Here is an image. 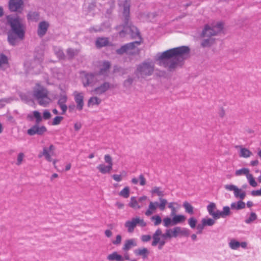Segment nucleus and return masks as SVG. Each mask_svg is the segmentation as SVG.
<instances>
[{"instance_id":"f257e3e1","label":"nucleus","mask_w":261,"mask_h":261,"mask_svg":"<svg viewBox=\"0 0 261 261\" xmlns=\"http://www.w3.org/2000/svg\"><path fill=\"white\" fill-rule=\"evenodd\" d=\"M189 57L190 48L182 46L158 53L156 61L159 65L166 68L168 71L173 72L181 68L185 61Z\"/></svg>"},{"instance_id":"f03ea898","label":"nucleus","mask_w":261,"mask_h":261,"mask_svg":"<svg viewBox=\"0 0 261 261\" xmlns=\"http://www.w3.org/2000/svg\"><path fill=\"white\" fill-rule=\"evenodd\" d=\"M123 16L124 17V24L122 25H119L116 27L117 30L123 28V30L119 32V35L121 37L124 36L125 34H129L132 38H138V41L141 42L142 38L138 29L129 21L130 3L128 0H125L123 5Z\"/></svg>"},{"instance_id":"7ed1b4c3","label":"nucleus","mask_w":261,"mask_h":261,"mask_svg":"<svg viewBox=\"0 0 261 261\" xmlns=\"http://www.w3.org/2000/svg\"><path fill=\"white\" fill-rule=\"evenodd\" d=\"M7 21L11 27L10 31L14 33L20 40H23L26 27L23 20L18 17L8 16Z\"/></svg>"},{"instance_id":"20e7f679","label":"nucleus","mask_w":261,"mask_h":261,"mask_svg":"<svg viewBox=\"0 0 261 261\" xmlns=\"http://www.w3.org/2000/svg\"><path fill=\"white\" fill-rule=\"evenodd\" d=\"M33 94L38 104L41 106L46 107L51 102L47 90L38 83L33 88Z\"/></svg>"},{"instance_id":"39448f33","label":"nucleus","mask_w":261,"mask_h":261,"mask_svg":"<svg viewBox=\"0 0 261 261\" xmlns=\"http://www.w3.org/2000/svg\"><path fill=\"white\" fill-rule=\"evenodd\" d=\"M33 113V116L28 115V117L31 120L33 117L35 118V124L28 129L27 134L30 136H34L35 135L41 136L47 131V128L44 126L39 125V124L42 121V117L41 116L40 113L37 111H34Z\"/></svg>"},{"instance_id":"423d86ee","label":"nucleus","mask_w":261,"mask_h":261,"mask_svg":"<svg viewBox=\"0 0 261 261\" xmlns=\"http://www.w3.org/2000/svg\"><path fill=\"white\" fill-rule=\"evenodd\" d=\"M154 70L152 62L145 61L137 65L135 74L138 79H145L151 75Z\"/></svg>"},{"instance_id":"0eeeda50","label":"nucleus","mask_w":261,"mask_h":261,"mask_svg":"<svg viewBox=\"0 0 261 261\" xmlns=\"http://www.w3.org/2000/svg\"><path fill=\"white\" fill-rule=\"evenodd\" d=\"M223 25L222 22H218L212 25L206 24L204 25L200 35L201 36H208L209 37H213L220 33L223 29Z\"/></svg>"},{"instance_id":"6e6552de","label":"nucleus","mask_w":261,"mask_h":261,"mask_svg":"<svg viewBox=\"0 0 261 261\" xmlns=\"http://www.w3.org/2000/svg\"><path fill=\"white\" fill-rule=\"evenodd\" d=\"M140 44V41H134L127 43L122 46L120 48L117 49L116 52L118 55H123L125 53L133 55L136 53V50H138L136 47Z\"/></svg>"},{"instance_id":"1a4fd4ad","label":"nucleus","mask_w":261,"mask_h":261,"mask_svg":"<svg viewBox=\"0 0 261 261\" xmlns=\"http://www.w3.org/2000/svg\"><path fill=\"white\" fill-rule=\"evenodd\" d=\"M99 74L98 73H86L82 78V83L84 87L95 86L99 81Z\"/></svg>"},{"instance_id":"9d476101","label":"nucleus","mask_w":261,"mask_h":261,"mask_svg":"<svg viewBox=\"0 0 261 261\" xmlns=\"http://www.w3.org/2000/svg\"><path fill=\"white\" fill-rule=\"evenodd\" d=\"M105 162L107 165L100 164L97 167V169L102 174L109 173L112 170L113 165L112 158L109 154H106L104 156Z\"/></svg>"},{"instance_id":"9b49d317","label":"nucleus","mask_w":261,"mask_h":261,"mask_svg":"<svg viewBox=\"0 0 261 261\" xmlns=\"http://www.w3.org/2000/svg\"><path fill=\"white\" fill-rule=\"evenodd\" d=\"M55 149V146L53 144H50L48 148L46 147H44L43 148L42 151L40 152V153L38 154V158H40L44 156L46 160H47L48 162L53 161L54 166L56 167L57 160H55L53 161L51 157V155H54Z\"/></svg>"},{"instance_id":"f8f14e48","label":"nucleus","mask_w":261,"mask_h":261,"mask_svg":"<svg viewBox=\"0 0 261 261\" xmlns=\"http://www.w3.org/2000/svg\"><path fill=\"white\" fill-rule=\"evenodd\" d=\"M224 188L228 191H233L234 196L237 199L242 200L246 197V192L234 185H226Z\"/></svg>"},{"instance_id":"ddd939ff","label":"nucleus","mask_w":261,"mask_h":261,"mask_svg":"<svg viewBox=\"0 0 261 261\" xmlns=\"http://www.w3.org/2000/svg\"><path fill=\"white\" fill-rule=\"evenodd\" d=\"M162 234V230L161 229L158 228L156 230L154 233L153 234L152 239L153 241L152 242L151 245L152 246H155L159 244V249H161L163 246L165 244L166 242L164 239L161 240L160 236Z\"/></svg>"},{"instance_id":"4468645a","label":"nucleus","mask_w":261,"mask_h":261,"mask_svg":"<svg viewBox=\"0 0 261 261\" xmlns=\"http://www.w3.org/2000/svg\"><path fill=\"white\" fill-rule=\"evenodd\" d=\"M67 96L64 92H63L59 94L58 97V100L57 101V105L62 110V115L65 114L67 110L68 107L66 104V103L67 101Z\"/></svg>"},{"instance_id":"2eb2a0df","label":"nucleus","mask_w":261,"mask_h":261,"mask_svg":"<svg viewBox=\"0 0 261 261\" xmlns=\"http://www.w3.org/2000/svg\"><path fill=\"white\" fill-rule=\"evenodd\" d=\"M110 88V83L109 82H105L99 86H97L92 90L91 92L94 95H101L106 93Z\"/></svg>"},{"instance_id":"dca6fc26","label":"nucleus","mask_w":261,"mask_h":261,"mask_svg":"<svg viewBox=\"0 0 261 261\" xmlns=\"http://www.w3.org/2000/svg\"><path fill=\"white\" fill-rule=\"evenodd\" d=\"M73 95L74 96V100L76 103V109L81 111L83 110L84 105V93L83 92L74 91Z\"/></svg>"},{"instance_id":"f3484780","label":"nucleus","mask_w":261,"mask_h":261,"mask_svg":"<svg viewBox=\"0 0 261 261\" xmlns=\"http://www.w3.org/2000/svg\"><path fill=\"white\" fill-rule=\"evenodd\" d=\"M201 42L200 45L201 46L205 48V47H210L213 44H214L215 42V39L213 37H209L208 36H201Z\"/></svg>"},{"instance_id":"a211bd4d","label":"nucleus","mask_w":261,"mask_h":261,"mask_svg":"<svg viewBox=\"0 0 261 261\" xmlns=\"http://www.w3.org/2000/svg\"><path fill=\"white\" fill-rule=\"evenodd\" d=\"M49 27V23L45 21L40 22L38 25V28L37 30L38 35L42 37L46 34L47 29Z\"/></svg>"},{"instance_id":"6ab92c4d","label":"nucleus","mask_w":261,"mask_h":261,"mask_svg":"<svg viewBox=\"0 0 261 261\" xmlns=\"http://www.w3.org/2000/svg\"><path fill=\"white\" fill-rule=\"evenodd\" d=\"M23 4L22 0H10L9 9L12 12L17 11L21 7Z\"/></svg>"},{"instance_id":"aec40b11","label":"nucleus","mask_w":261,"mask_h":261,"mask_svg":"<svg viewBox=\"0 0 261 261\" xmlns=\"http://www.w3.org/2000/svg\"><path fill=\"white\" fill-rule=\"evenodd\" d=\"M207 210L209 214L214 219H218L219 210H217L216 205L214 202H211L207 206Z\"/></svg>"},{"instance_id":"412c9836","label":"nucleus","mask_w":261,"mask_h":261,"mask_svg":"<svg viewBox=\"0 0 261 261\" xmlns=\"http://www.w3.org/2000/svg\"><path fill=\"white\" fill-rule=\"evenodd\" d=\"M137 224L136 218H133L131 220L127 221L124 224V226L127 228L128 232L132 233Z\"/></svg>"},{"instance_id":"4be33fe9","label":"nucleus","mask_w":261,"mask_h":261,"mask_svg":"<svg viewBox=\"0 0 261 261\" xmlns=\"http://www.w3.org/2000/svg\"><path fill=\"white\" fill-rule=\"evenodd\" d=\"M19 40H20L14 33L10 31L8 33V41L11 45H17L19 43Z\"/></svg>"},{"instance_id":"5701e85b","label":"nucleus","mask_w":261,"mask_h":261,"mask_svg":"<svg viewBox=\"0 0 261 261\" xmlns=\"http://www.w3.org/2000/svg\"><path fill=\"white\" fill-rule=\"evenodd\" d=\"M137 245L136 240L134 239L127 240L125 241L123 250L124 251H127L132 248L136 247Z\"/></svg>"},{"instance_id":"b1692460","label":"nucleus","mask_w":261,"mask_h":261,"mask_svg":"<svg viewBox=\"0 0 261 261\" xmlns=\"http://www.w3.org/2000/svg\"><path fill=\"white\" fill-rule=\"evenodd\" d=\"M246 204L242 200H240L236 202H232L230 204V208L232 210L239 211L244 209L245 207Z\"/></svg>"},{"instance_id":"393cba45","label":"nucleus","mask_w":261,"mask_h":261,"mask_svg":"<svg viewBox=\"0 0 261 261\" xmlns=\"http://www.w3.org/2000/svg\"><path fill=\"white\" fill-rule=\"evenodd\" d=\"M107 258L110 261H124L123 257L116 251L109 254Z\"/></svg>"},{"instance_id":"a878e982","label":"nucleus","mask_w":261,"mask_h":261,"mask_svg":"<svg viewBox=\"0 0 261 261\" xmlns=\"http://www.w3.org/2000/svg\"><path fill=\"white\" fill-rule=\"evenodd\" d=\"M109 41L108 38L99 37L95 42V45L98 48H101L109 44Z\"/></svg>"},{"instance_id":"bb28decb","label":"nucleus","mask_w":261,"mask_h":261,"mask_svg":"<svg viewBox=\"0 0 261 261\" xmlns=\"http://www.w3.org/2000/svg\"><path fill=\"white\" fill-rule=\"evenodd\" d=\"M159 203L157 201L153 202V203H155L154 205L156 208L158 207L161 211H163L165 210L166 205L168 203L167 200L162 197H159Z\"/></svg>"},{"instance_id":"cd10ccee","label":"nucleus","mask_w":261,"mask_h":261,"mask_svg":"<svg viewBox=\"0 0 261 261\" xmlns=\"http://www.w3.org/2000/svg\"><path fill=\"white\" fill-rule=\"evenodd\" d=\"M237 148H240L239 156L241 158H247L252 155V153L248 149L238 146Z\"/></svg>"},{"instance_id":"c85d7f7f","label":"nucleus","mask_w":261,"mask_h":261,"mask_svg":"<svg viewBox=\"0 0 261 261\" xmlns=\"http://www.w3.org/2000/svg\"><path fill=\"white\" fill-rule=\"evenodd\" d=\"M172 225H175L179 223H183L185 221L186 218L182 215H176L172 216Z\"/></svg>"},{"instance_id":"c756f323","label":"nucleus","mask_w":261,"mask_h":261,"mask_svg":"<svg viewBox=\"0 0 261 261\" xmlns=\"http://www.w3.org/2000/svg\"><path fill=\"white\" fill-rule=\"evenodd\" d=\"M230 208L228 206H225L223 207V211H219L218 215V219L220 218H225L226 216H229L231 214Z\"/></svg>"},{"instance_id":"7c9ffc66","label":"nucleus","mask_w":261,"mask_h":261,"mask_svg":"<svg viewBox=\"0 0 261 261\" xmlns=\"http://www.w3.org/2000/svg\"><path fill=\"white\" fill-rule=\"evenodd\" d=\"M135 253L137 255L142 256L143 258H146L149 252L147 248H143L136 249L134 251Z\"/></svg>"},{"instance_id":"2f4dec72","label":"nucleus","mask_w":261,"mask_h":261,"mask_svg":"<svg viewBox=\"0 0 261 261\" xmlns=\"http://www.w3.org/2000/svg\"><path fill=\"white\" fill-rule=\"evenodd\" d=\"M128 205L130 207L136 210L140 209L141 207V206L138 204V201L136 199V197H132L130 198Z\"/></svg>"},{"instance_id":"473e14b6","label":"nucleus","mask_w":261,"mask_h":261,"mask_svg":"<svg viewBox=\"0 0 261 261\" xmlns=\"http://www.w3.org/2000/svg\"><path fill=\"white\" fill-rule=\"evenodd\" d=\"M154 204L152 201L150 202L148 208L145 213L146 216H149L155 212L156 208Z\"/></svg>"},{"instance_id":"72a5a7b5","label":"nucleus","mask_w":261,"mask_h":261,"mask_svg":"<svg viewBox=\"0 0 261 261\" xmlns=\"http://www.w3.org/2000/svg\"><path fill=\"white\" fill-rule=\"evenodd\" d=\"M150 192L152 194H156L158 196L162 198L164 195V192L162 191V188L159 187H153Z\"/></svg>"},{"instance_id":"f704fd0d","label":"nucleus","mask_w":261,"mask_h":261,"mask_svg":"<svg viewBox=\"0 0 261 261\" xmlns=\"http://www.w3.org/2000/svg\"><path fill=\"white\" fill-rule=\"evenodd\" d=\"M257 219V215L254 212H251L249 217L245 219V222L246 224H249L254 222Z\"/></svg>"},{"instance_id":"c9c22d12","label":"nucleus","mask_w":261,"mask_h":261,"mask_svg":"<svg viewBox=\"0 0 261 261\" xmlns=\"http://www.w3.org/2000/svg\"><path fill=\"white\" fill-rule=\"evenodd\" d=\"M101 101V100L96 96H93L90 97L88 102V106L90 105H99Z\"/></svg>"},{"instance_id":"e433bc0d","label":"nucleus","mask_w":261,"mask_h":261,"mask_svg":"<svg viewBox=\"0 0 261 261\" xmlns=\"http://www.w3.org/2000/svg\"><path fill=\"white\" fill-rule=\"evenodd\" d=\"M135 80V77L128 76L126 80H125L123 82V86L126 88H129L131 87L134 81Z\"/></svg>"},{"instance_id":"4c0bfd02","label":"nucleus","mask_w":261,"mask_h":261,"mask_svg":"<svg viewBox=\"0 0 261 261\" xmlns=\"http://www.w3.org/2000/svg\"><path fill=\"white\" fill-rule=\"evenodd\" d=\"M111 64L108 61H105L103 62V64L102 65V67L100 69L99 74H102L105 72L108 71L110 67Z\"/></svg>"},{"instance_id":"58836bf2","label":"nucleus","mask_w":261,"mask_h":261,"mask_svg":"<svg viewBox=\"0 0 261 261\" xmlns=\"http://www.w3.org/2000/svg\"><path fill=\"white\" fill-rule=\"evenodd\" d=\"M130 193V189L128 187H125L122 190L119 192V196L123 197L124 198H127L129 197Z\"/></svg>"},{"instance_id":"ea45409f","label":"nucleus","mask_w":261,"mask_h":261,"mask_svg":"<svg viewBox=\"0 0 261 261\" xmlns=\"http://www.w3.org/2000/svg\"><path fill=\"white\" fill-rule=\"evenodd\" d=\"M66 53L69 58L72 59L78 54L79 50L77 49L69 48L67 49Z\"/></svg>"},{"instance_id":"a19ab883","label":"nucleus","mask_w":261,"mask_h":261,"mask_svg":"<svg viewBox=\"0 0 261 261\" xmlns=\"http://www.w3.org/2000/svg\"><path fill=\"white\" fill-rule=\"evenodd\" d=\"M160 236H161L163 239L165 240L168 239H171L172 237H173L172 233V229H167L166 230L165 233H162V234H161Z\"/></svg>"},{"instance_id":"79ce46f5","label":"nucleus","mask_w":261,"mask_h":261,"mask_svg":"<svg viewBox=\"0 0 261 261\" xmlns=\"http://www.w3.org/2000/svg\"><path fill=\"white\" fill-rule=\"evenodd\" d=\"M249 174V170L248 168H242L241 169L238 170L235 172V175L236 176H240L242 175H245L246 176H247V175Z\"/></svg>"},{"instance_id":"37998d69","label":"nucleus","mask_w":261,"mask_h":261,"mask_svg":"<svg viewBox=\"0 0 261 261\" xmlns=\"http://www.w3.org/2000/svg\"><path fill=\"white\" fill-rule=\"evenodd\" d=\"M151 221L153 222L154 226H158L160 225L162 222L161 217L159 215H154L150 218Z\"/></svg>"},{"instance_id":"c03bdc74","label":"nucleus","mask_w":261,"mask_h":261,"mask_svg":"<svg viewBox=\"0 0 261 261\" xmlns=\"http://www.w3.org/2000/svg\"><path fill=\"white\" fill-rule=\"evenodd\" d=\"M246 177L250 186L253 187H256L257 186V183L256 182L251 174L249 173L248 174Z\"/></svg>"},{"instance_id":"a18cd8bd","label":"nucleus","mask_w":261,"mask_h":261,"mask_svg":"<svg viewBox=\"0 0 261 261\" xmlns=\"http://www.w3.org/2000/svg\"><path fill=\"white\" fill-rule=\"evenodd\" d=\"M183 206L187 213L190 214H193V207L189 202L185 201L183 204Z\"/></svg>"},{"instance_id":"49530a36","label":"nucleus","mask_w":261,"mask_h":261,"mask_svg":"<svg viewBox=\"0 0 261 261\" xmlns=\"http://www.w3.org/2000/svg\"><path fill=\"white\" fill-rule=\"evenodd\" d=\"M215 219L212 218L203 219L201 222L203 223V225L205 226H213L215 223Z\"/></svg>"},{"instance_id":"de8ad7c7","label":"nucleus","mask_w":261,"mask_h":261,"mask_svg":"<svg viewBox=\"0 0 261 261\" xmlns=\"http://www.w3.org/2000/svg\"><path fill=\"white\" fill-rule=\"evenodd\" d=\"M229 247L233 250H236L240 247V242L235 240H231L229 243Z\"/></svg>"},{"instance_id":"09e8293b","label":"nucleus","mask_w":261,"mask_h":261,"mask_svg":"<svg viewBox=\"0 0 261 261\" xmlns=\"http://www.w3.org/2000/svg\"><path fill=\"white\" fill-rule=\"evenodd\" d=\"M39 14L36 12H30L28 14V18L29 19L32 20H37L38 19Z\"/></svg>"},{"instance_id":"8fccbe9b","label":"nucleus","mask_w":261,"mask_h":261,"mask_svg":"<svg viewBox=\"0 0 261 261\" xmlns=\"http://www.w3.org/2000/svg\"><path fill=\"white\" fill-rule=\"evenodd\" d=\"M24 158V154L23 152H20L18 154L17 157V162L16 164L17 166H20L23 161Z\"/></svg>"},{"instance_id":"3c124183","label":"nucleus","mask_w":261,"mask_h":261,"mask_svg":"<svg viewBox=\"0 0 261 261\" xmlns=\"http://www.w3.org/2000/svg\"><path fill=\"white\" fill-rule=\"evenodd\" d=\"M182 228L180 227H175L172 229V236L174 238H176L179 234H181Z\"/></svg>"},{"instance_id":"603ef678","label":"nucleus","mask_w":261,"mask_h":261,"mask_svg":"<svg viewBox=\"0 0 261 261\" xmlns=\"http://www.w3.org/2000/svg\"><path fill=\"white\" fill-rule=\"evenodd\" d=\"M8 64V59L6 56L4 54L0 55V68H2L3 65Z\"/></svg>"},{"instance_id":"864d4df0","label":"nucleus","mask_w":261,"mask_h":261,"mask_svg":"<svg viewBox=\"0 0 261 261\" xmlns=\"http://www.w3.org/2000/svg\"><path fill=\"white\" fill-rule=\"evenodd\" d=\"M54 51L56 54V55L60 58V59H63L64 58L65 55L64 54L62 49H61L60 48L58 47H55L54 48Z\"/></svg>"},{"instance_id":"5fc2aeb1","label":"nucleus","mask_w":261,"mask_h":261,"mask_svg":"<svg viewBox=\"0 0 261 261\" xmlns=\"http://www.w3.org/2000/svg\"><path fill=\"white\" fill-rule=\"evenodd\" d=\"M164 226L166 227H168L172 225V219L169 217H166L163 219Z\"/></svg>"},{"instance_id":"6e6d98bb","label":"nucleus","mask_w":261,"mask_h":261,"mask_svg":"<svg viewBox=\"0 0 261 261\" xmlns=\"http://www.w3.org/2000/svg\"><path fill=\"white\" fill-rule=\"evenodd\" d=\"M197 220L194 217H191L188 220V224L192 228H194L196 227Z\"/></svg>"},{"instance_id":"4d7b16f0","label":"nucleus","mask_w":261,"mask_h":261,"mask_svg":"<svg viewBox=\"0 0 261 261\" xmlns=\"http://www.w3.org/2000/svg\"><path fill=\"white\" fill-rule=\"evenodd\" d=\"M63 119V117L62 116H56L53 119L52 124L54 125H58L61 123Z\"/></svg>"},{"instance_id":"13d9d810","label":"nucleus","mask_w":261,"mask_h":261,"mask_svg":"<svg viewBox=\"0 0 261 261\" xmlns=\"http://www.w3.org/2000/svg\"><path fill=\"white\" fill-rule=\"evenodd\" d=\"M12 100V99L11 98H3L0 100V109L4 107L5 106V104L4 102L6 103H9Z\"/></svg>"},{"instance_id":"bf43d9fd","label":"nucleus","mask_w":261,"mask_h":261,"mask_svg":"<svg viewBox=\"0 0 261 261\" xmlns=\"http://www.w3.org/2000/svg\"><path fill=\"white\" fill-rule=\"evenodd\" d=\"M176 204L174 202H170L168 204V207L171 210V216L175 215L176 214V210L173 205Z\"/></svg>"},{"instance_id":"052dcab7","label":"nucleus","mask_w":261,"mask_h":261,"mask_svg":"<svg viewBox=\"0 0 261 261\" xmlns=\"http://www.w3.org/2000/svg\"><path fill=\"white\" fill-rule=\"evenodd\" d=\"M151 239V236L148 234L142 235L141 237V240L143 242H149Z\"/></svg>"},{"instance_id":"680f3d73","label":"nucleus","mask_w":261,"mask_h":261,"mask_svg":"<svg viewBox=\"0 0 261 261\" xmlns=\"http://www.w3.org/2000/svg\"><path fill=\"white\" fill-rule=\"evenodd\" d=\"M103 30V28L101 26L99 27H96V28L92 27L89 29V31L90 32H101Z\"/></svg>"},{"instance_id":"e2e57ef3","label":"nucleus","mask_w":261,"mask_h":261,"mask_svg":"<svg viewBox=\"0 0 261 261\" xmlns=\"http://www.w3.org/2000/svg\"><path fill=\"white\" fill-rule=\"evenodd\" d=\"M51 114L48 110H46L43 112V118L44 119H45V120L49 119L51 118Z\"/></svg>"},{"instance_id":"0e129e2a","label":"nucleus","mask_w":261,"mask_h":261,"mask_svg":"<svg viewBox=\"0 0 261 261\" xmlns=\"http://www.w3.org/2000/svg\"><path fill=\"white\" fill-rule=\"evenodd\" d=\"M121 242V236L119 234H118L116 237V240L115 241H112V243L114 245H119Z\"/></svg>"},{"instance_id":"69168bd1","label":"nucleus","mask_w":261,"mask_h":261,"mask_svg":"<svg viewBox=\"0 0 261 261\" xmlns=\"http://www.w3.org/2000/svg\"><path fill=\"white\" fill-rule=\"evenodd\" d=\"M138 224L141 227H145L146 226V223L143 220V219H140L139 217H136Z\"/></svg>"},{"instance_id":"338daca9","label":"nucleus","mask_w":261,"mask_h":261,"mask_svg":"<svg viewBox=\"0 0 261 261\" xmlns=\"http://www.w3.org/2000/svg\"><path fill=\"white\" fill-rule=\"evenodd\" d=\"M112 177L116 181H120L123 178L122 175L118 174H113Z\"/></svg>"},{"instance_id":"774afa93","label":"nucleus","mask_w":261,"mask_h":261,"mask_svg":"<svg viewBox=\"0 0 261 261\" xmlns=\"http://www.w3.org/2000/svg\"><path fill=\"white\" fill-rule=\"evenodd\" d=\"M140 184L141 186H144L146 184V179L142 174L139 175Z\"/></svg>"}]
</instances>
